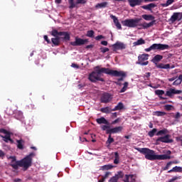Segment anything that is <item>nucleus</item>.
I'll list each match as a JSON object with an SVG mask.
<instances>
[{
    "mask_svg": "<svg viewBox=\"0 0 182 182\" xmlns=\"http://www.w3.org/2000/svg\"><path fill=\"white\" fill-rule=\"evenodd\" d=\"M146 43V41L143 38H140L138 41L134 42L133 45L134 46H139V45H144Z\"/></svg>",
    "mask_w": 182,
    "mask_h": 182,
    "instance_id": "nucleus-28",
    "label": "nucleus"
},
{
    "mask_svg": "<svg viewBox=\"0 0 182 182\" xmlns=\"http://www.w3.org/2000/svg\"><path fill=\"white\" fill-rule=\"evenodd\" d=\"M129 87V82H125L124 83V87L121 89L120 90V93H124V92H126L127 90V87Z\"/></svg>",
    "mask_w": 182,
    "mask_h": 182,
    "instance_id": "nucleus-33",
    "label": "nucleus"
},
{
    "mask_svg": "<svg viewBox=\"0 0 182 182\" xmlns=\"http://www.w3.org/2000/svg\"><path fill=\"white\" fill-rule=\"evenodd\" d=\"M101 129L102 130H107V129H109V126H107V125H102L101 126Z\"/></svg>",
    "mask_w": 182,
    "mask_h": 182,
    "instance_id": "nucleus-53",
    "label": "nucleus"
},
{
    "mask_svg": "<svg viewBox=\"0 0 182 182\" xmlns=\"http://www.w3.org/2000/svg\"><path fill=\"white\" fill-rule=\"evenodd\" d=\"M110 18L113 20V22L115 26H117V29H122V24H120V22H119L117 17H116V16L111 15Z\"/></svg>",
    "mask_w": 182,
    "mask_h": 182,
    "instance_id": "nucleus-17",
    "label": "nucleus"
},
{
    "mask_svg": "<svg viewBox=\"0 0 182 182\" xmlns=\"http://www.w3.org/2000/svg\"><path fill=\"white\" fill-rule=\"evenodd\" d=\"M35 153H31L29 155L26 156L24 159H22V160H32L35 157Z\"/></svg>",
    "mask_w": 182,
    "mask_h": 182,
    "instance_id": "nucleus-34",
    "label": "nucleus"
},
{
    "mask_svg": "<svg viewBox=\"0 0 182 182\" xmlns=\"http://www.w3.org/2000/svg\"><path fill=\"white\" fill-rule=\"evenodd\" d=\"M51 35L53 36H64L65 41H69L70 39V36L67 32H58V30H53Z\"/></svg>",
    "mask_w": 182,
    "mask_h": 182,
    "instance_id": "nucleus-7",
    "label": "nucleus"
},
{
    "mask_svg": "<svg viewBox=\"0 0 182 182\" xmlns=\"http://www.w3.org/2000/svg\"><path fill=\"white\" fill-rule=\"evenodd\" d=\"M100 39H103V36L100 35L95 37L96 41H100Z\"/></svg>",
    "mask_w": 182,
    "mask_h": 182,
    "instance_id": "nucleus-55",
    "label": "nucleus"
},
{
    "mask_svg": "<svg viewBox=\"0 0 182 182\" xmlns=\"http://www.w3.org/2000/svg\"><path fill=\"white\" fill-rule=\"evenodd\" d=\"M178 163H180V161H169L166 166H164V168H162V170H164V171H166V170H168L169 167H171L172 164H178Z\"/></svg>",
    "mask_w": 182,
    "mask_h": 182,
    "instance_id": "nucleus-24",
    "label": "nucleus"
},
{
    "mask_svg": "<svg viewBox=\"0 0 182 182\" xmlns=\"http://www.w3.org/2000/svg\"><path fill=\"white\" fill-rule=\"evenodd\" d=\"M100 112H102V113H110L112 112H113V109L109 107H106L104 108H101Z\"/></svg>",
    "mask_w": 182,
    "mask_h": 182,
    "instance_id": "nucleus-29",
    "label": "nucleus"
},
{
    "mask_svg": "<svg viewBox=\"0 0 182 182\" xmlns=\"http://www.w3.org/2000/svg\"><path fill=\"white\" fill-rule=\"evenodd\" d=\"M107 5V2H103V3H101V4H98L97 5V8H106Z\"/></svg>",
    "mask_w": 182,
    "mask_h": 182,
    "instance_id": "nucleus-44",
    "label": "nucleus"
},
{
    "mask_svg": "<svg viewBox=\"0 0 182 182\" xmlns=\"http://www.w3.org/2000/svg\"><path fill=\"white\" fill-rule=\"evenodd\" d=\"M145 76H146V77H150L151 73H146V75H145Z\"/></svg>",
    "mask_w": 182,
    "mask_h": 182,
    "instance_id": "nucleus-64",
    "label": "nucleus"
},
{
    "mask_svg": "<svg viewBox=\"0 0 182 182\" xmlns=\"http://www.w3.org/2000/svg\"><path fill=\"white\" fill-rule=\"evenodd\" d=\"M119 181V177L116 176V175L112 177L108 182H117Z\"/></svg>",
    "mask_w": 182,
    "mask_h": 182,
    "instance_id": "nucleus-40",
    "label": "nucleus"
},
{
    "mask_svg": "<svg viewBox=\"0 0 182 182\" xmlns=\"http://www.w3.org/2000/svg\"><path fill=\"white\" fill-rule=\"evenodd\" d=\"M156 116H166V112L158 111L156 112Z\"/></svg>",
    "mask_w": 182,
    "mask_h": 182,
    "instance_id": "nucleus-48",
    "label": "nucleus"
},
{
    "mask_svg": "<svg viewBox=\"0 0 182 182\" xmlns=\"http://www.w3.org/2000/svg\"><path fill=\"white\" fill-rule=\"evenodd\" d=\"M154 23H156V20H154L152 21H151L150 23H143L141 24V26L144 28V29H147V28H151V26H153V25H154Z\"/></svg>",
    "mask_w": 182,
    "mask_h": 182,
    "instance_id": "nucleus-21",
    "label": "nucleus"
},
{
    "mask_svg": "<svg viewBox=\"0 0 182 182\" xmlns=\"http://www.w3.org/2000/svg\"><path fill=\"white\" fill-rule=\"evenodd\" d=\"M100 49H101V52L102 53H106V52H109V48H108L102 47Z\"/></svg>",
    "mask_w": 182,
    "mask_h": 182,
    "instance_id": "nucleus-49",
    "label": "nucleus"
},
{
    "mask_svg": "<svg viewBox=\"0 0 182 182\" xmlns=\"http://www.w3.org/2000/svg\"><path fill=\"white\" fill-rule=\"evenodd\" d=\"M181 117V114L180 112H177L175 115V119H180Z\"/></svg>",
    "mask_w": 182,
    "mask_h": 182,
    "instance_id": "nucleus-54",
    "label": "nucleus"
},
{
    "mask_svg": "<svg viewBox=\"0 0 182 182\" xmlns=\"http://www.w3.org/2000/svg\"><path fill=\"white\" fill-rule=\"evenodd\" d=\"M71 67L74 68L75 69H79V65H77V64L73 63Z\"/></svg>",
    "mask_w": 182,
    "mask_h": 182,
    "instance_id": "nucleus-56",
    "label": "nucleus"
},
{
    "mask_svg": "<svg viewBox=\"0 0 182 182\" xmlns=\"http://www.w3.org/2000/svg\"><path fill=\"white\" fill-rule=\"evenodd\" d=\"M170 46L167 44L154 43L149 48H145V52H151V50H166Z\"/></svg>",
    "mask_w": 182,
    "mask_h": 182,
    "instance_id": "nucleus-4",
    "label": "nucleus"
},
{
    "mask_svg": "<svg viewBox=\"0 0 182 182\" xmlns=\"http://www.w3.org/2000/svg\"><path fill=\"white\" fill-rule=\"evenodd\" d=\"M87 42V40L79 38L77 37L75 38V41L70 43L72 46H80L82 45H85Z\"/></svg>",
    "mask_w": 182,
    "mask_h": 182,
    "instance_id": "nucleus-9",
    "label": "nucleus"
},
{
    "mask_svg": "<svg viewBox=\"0 0 182 182\" xmlns=\"http://www.w3.org/2000/svg\"><path fill=\"white\" fill-rule=\"evenodd\" d=\"M97 123L98 124H109V122L105 117L97 119Z\"/></svg>",
    "mask_w": 182,
    "mask_h": 182,
    "instance_id": "nucleus-26",
    "label": "nucleus"
},
{
    "mask_svg": "<svg viewBox=\"0 0 182 182\" xmlns=\"http://www.w3.org/2000/svg\"><path fill=\"white\" fill-rule=\"evenodd\" d=\"M112 95L109 93H104L101 96V103H109L112 100Z\"/></svg>",
    "mask_w": 182,
    "mask_h": 182,
    "instance_id": "nucleus-11",
    "label": "nucleus"
},
{
    "mask_svg": "<svg viewBox=\"0 0 182 182\" xmlns=\"http://www.w3.org/2000/svg\"><path fill=\"white\" fill-rule=\"evenodd\" d=\"M116 177H118V180L119 178H123V177L124 176V173H123V172L119 171L118 172V174L115 175Z\"/></svg>",
    "mask_w": 182,
    "mask_h": 182,
    "instance_id": "nucleus-46",
    "label": "nucleus"
},
{
    "mask_svg": "<svg viewBox=\"0 0 182 182\" xmlns=\"http://www.w3.org/2000/svg\"><path fill=\"white\" fill-rule=\"evenodd\" d=\"M113 141H114V139L112 138V135H109L107 141V144L109 146V144H112Z\"/></svg>",
    "mask_w": 182,
    "mask_h": 182,
    "instance_id": "nucleus-39",
    "label": "nucleus"
},
{
    "mask_svg": "<svg viewBox=\"0 0 182 182\" xmlns=\"http://www.w3.org/2000/svg\"><path fill=\"white\" fill-rule=\"evenodd\" d=\"M156 133H157V129L154 128L151 131L149 132L148 136H149V137H153Z\"/></svg>",
    "mask_w": 182,
    "mask_h": 182,
    "instance_id": "nucleus-36",
    "label": "nucleus"
},
{
    "mask_svg": "<svg viewBox=\"0 0 182 182\" xmlns=\"http://www.w3.org/2000/svg\"><path fill=\"white\" fill-rule=\"evenodd\" d=\"M176 141H180L181 146H182V136L176 137Z\"/></svg>",
    "mask_w": 182,
    "mask_h": 182,
    "instance_id": "nucleus-50",
    "label": "nucleus"
},
{
    "mask_svg": "<svg viewBox=\"0 0 182 182\" xmlns=\"http://www.w3.org/2000/svg\"><path fill=\"white\" fill-rule=\"evenodd\" d=\"M171 136L170 134H166L164 136L158 138L157 141H161V143H173V140L170 139Z\"/></svg>",
    "mask_w": 182,
    "mask_h": 182,
    "instance_id": "nucleus-12",
    "label": "nucleus"
},
{
    "mask_svg": "<svg viewBox=\"0 0 182 182\" xmlns=\"http://www.w3.org/2000/svg\"><path fill=\"white\" fill-rule=\"evenodd\" d=\"M124 109V105L122 102H119L117 105L112 109V112H116V110H123Z\"/></svg>",
    "mask_w": 182,
    "mask_h": 182,
    "instance_id": "nucleus-27",
    "label": "nucleus"
},
{
    "mask_svg": "<svg viewBox=\"0 0 182 182\" xmlns=\"http://www.w3.org/2000/svg\"><path fill=\"white\" fill-rule=\"evenodd\" d=\"M74 0H68V4H70V9H73L76 5L75 4Z\"/></svg>",
    "mask_w": 182,
    "mask_h": 182,
    "instance_id": "nucleus-41",
    "label": "nucleus"
},
{
    "mask_svg": "<svg viewBox=\"0 0 182 182\" xmlns=\"http://www.w3.org/2000/svg\"><path fill=\"white\" fill-rule=\"evenodd\" d=\"M4 156L5 153L2 150H0V157H4Z\"/></svg>",
    "mask_w": 182,
    "mask_h": 182,
    "instance_id": "nucleus-61",
    "label": "nucleus"
},
{
    "mask_svg": "<svg viewBox=\"0 0 182 182\" xmlns=\"http://www.w3.org/2000/svg\"><path fill=\"white\" fill-rule=\"evenodd\" d=\"M156 95H157L158 96H162V95H164V91L161 90H158L155 91Z\"/></svg>",
    "mask_w": 182,
    "mask_h": 182,
    "instance_id": "nucleus-45",
    "label": "nucleus"
},
{
    "mask_svg": "<svg viewBox=\"0 0 182 182\" xmlns=\"http://www.w3.org/2000/svg\"><path fill=\"white\" fill-rule=\"evenodd\" d=\"M181 82H182V80L180 79V75L178 76V78L177 80H176L173 82V86H177L178 85H181Z\"/></svg>",
    "mask_w": 182,
    "mask_h": 182,
    "instance_id": "nucleus-37",
    "label": "nucleus"
},
{
    "mask_svg": "<svg viewBox=\"0 0 182 182\" xmlns=\"http://www.w3.org/2000/svg\"><path fill=\"white\" fill-rule=\"evenodd\" d=\"M17 147L20 150H23V140H22V139L17 140Z\"/></svg>",
    "mask_w": 182,
    "mask_h": 182,
    "instance_id": "nucleus-32",
    "label": "nucleus"
},
{
    "mask_svg": "<svg viewBox=\"0 0 182 182\" xmlns=\"http://www.w3.org/2000/svg\"><path fill=\"white\" fill-rule=\"evenodd\" d=\"M109 174H110V172H106L105 175L102 177V180H104V181H105L106 178H107V177H109Z\"/></svg>",
    "mask_w": 182,
    "mask_h": 182,
    "instance_id": "nucleus-51",
    "label": "nucleus"
},
{
    "mask_svg": "<svg viewBox=\"0 0 182 182\" xmlns=\"http://www.w3.org/2000/svg\"><path fill=\"white\" fill-rule=\"evenodd\" d=\"M163 59V55H156L151 60L152 63L154 65H157L159 62H160Z\"/></svg>",
    "mask_w": 182,
    "mask_h": 182,
    "instance_id": "nucleus-18",
    "label": "nucleus"
},
{
    "mask_svg": "<svg viewBox=\"0 0 182 182\" xmlns=\"http://www.w3.org/2000/svg\"><path fill=\"white\" fill-rule=\"evenodd\" d=\"M141 21V18H131L126 19L122 21L123 26H127V28H136L139 23Z\"/></svg>",
    "mask_w": 182,
    "mask_h": 182,
    "instance_id": "nucleus-5",
    "label": "nucleus"
},
{
    "mask_svg": "<svg viewBox=\"0 0 182 182\" xmlns=\"http://www.w3.org/2000/svg\"><path fill=\"white\" fill-rule=\"evenodd\" d=\"M18 115H16V117L18 120H22L23 119V114L21 112H18Z\"/></svg>",
    "mask_w": 182,
    "mask_h": 182,
    "instance_id": "nucleus-38",
    "label": "nucleus"
},
{
    "mask_svg": "<svg viewBox=\"0 0 182 182\" xmlns=\"http://www.w3.org/2000/svg\"><path fill=\"white\" fill-rule=\"evenodd\" d=\"M120 122V119H117L114 121L112 122V124H116V123H119Z\"/></svg>",
    "mask_w": 182,
    "mask_h": 182,
    "instance_id": "nucleus-57",
    "label": "nucleus"
},
{
    "mask_svg": "<svg viewBox=\"0 0 182 182\" xmlns=\"http://www.w3.org/2000/svg\"><path fill=\"white\" fill-rule=\"evenodd\" d=\"M5 136H3V135H0V136L2 137V139H4V141H5L6 143H14V140H12L11 139V134L7 132L6 134H4Z\"/></svg>",
    "mask_w": 182,
    "mask_h": 182,
    "instance_id": "nucleus-15",
    "label": "nucleus"
},
{
    "mask_svg": "<svg viewBox=\"0 0 182 182\" xmlns=\"http://www.w3.org/2000/svg\"><path fill=\"white\" fill-rule=\"evenodd\" d=\"M6 132H8V131L4 129H0V133H3V134H6Z\"/></svg>",
    "mask_w": 182,
    "mask_h": 182,
    "instance_id": "nucleus-60",
    "label": "nucleus"
},
{
    "mask_svg": "<svg viewBox=\"0 0 182 182\" xmlns=\"http://www.w3.org/2000/svg\"><path fill=\"white\" fill-rule=\"evenodd\" d=\"M44 40L48 43H50V41H49V38H48V36H44Z\"/></svg>",
    "mask_w": 182,
    "mask_h": 182,
    "instance_id": "nucleus-58",
    "label": "nucleus"
},
{
    "mask_svg": "<svg viewBox=\"0 0 182 182\" xmlns=\"http://www.w3.org/2000/svg\"><path fill=\"white\" fill-rule=\"evenodd\" d=\"M149 54H141L138 56V61L136 65H140L141 66H147L149 65Z\"/></svg>",
    "mask_w": 182,
    "mask_h": 182,
    "instance_id": "nucleus-6",
    "label": "nucleus"
},
{
    "mask_svg": "<svg viewBox=\"0 0 182 182\" xmlns=\"http://www.w3.org/2000/svg\"><path fill=\"white\" fill-rule=\"evenodd\" d=\"M95 35V31H88L87 33V36H88V38H93Z\"/></svg>",
    "mask_w": 182,
    "mask_h": 182,
    "instance_id": "nucleus-43",
    "label": "nucleus"
},
{
    "mask_svg": "<svg viewBox=\"0 0 182 182\" xmlns=\"http://www.w3.org/2000/svg\"><path fill=\"white\" fill-rule=\"evenodd\" d=\"M102 170H111V168H113L112 165H105L102 167Z\"/></svg>",
    "mask_w": 182,
    "mask_h": 182,
    "instance_id": "nucleus-42",
    "label": "nucleus"
},
{
    "mask_svg": "<svg viewBox=\"0 0 182 182\" xmlns=\"http://www.w3.org/2000/svg\"><path fill=\"white\" fill-rule=\"evenodd\" d=\"M142 18L143 19H144L145 21H155V17L151 15V14H149V15H147V14H143L142 16Z\"/></svg>",
    "mask_w": 182,
    "mask_h": 182,
    "instance_id": "nucleus-25",
    "label": "nucleus"
},
{
    "mask_svg": "<svg viewBox=\"0 0 182 182\" xmlns=\"http://www.w3.org/2000/svg\"><path fill=\"white\" fill-rule=\"evenodd\" d=\"M112 48L114 52L116 50H123V49H126V44L120 41H117L116 43L112 46Z\"/></svg>",
    "mask_w": 182,
    "mask_h": 182,
    "instance_id": "nucleus-8",
    "label": "nucleus"
},
{
    "mask_svg": "<svg viewBox=\"0 0 182 182\" xmlns=\"http://www.w3.org/2000/svg\"><path fill=\"white\" fill-rule=\"evenodd\" d=\"M137 150L145 156L146 160H170L171 159V151H166L164 154L157 155L154 151L148 148H138Z\"/></svg>",
    "mask_w": 182,
    "mask_h": 182,
    "instance_id": "nucleus-2",
    "label": "nucleus"
},
{
    "mask_svg": "<svg viewBox=\"0 0 182 182\" xmlns=\"http://www.w3.org/2000/svg\"><path fill=\"white\" fill-rule=\"evenodd\" d=\"M129 4V6L132 8H134V6H137L143 2V0H128Z\"/></svg>",
    "mask_w": 182,
    "mask_h": 182,
    "instance_id": "nucleus-16",
    "label": "nucleus"
},
{
    "mask_svg": "<svg viewBox=\"0 0 182 182\" xmlns=\"http://www.w3.org/2000/svg\"><path fill=\"white\" fill-rule=\"evenodd\" d=\"M182 93V90H176L174 88H171L166 92V96H168V97H171L174 96V95H180Z\"/></svg>",
    "mask_w": 182,
    "mask_h": 182,
    "instance_id": "nucleus-10",
    "label": "nucleus"
},
{
    "mask_svg": "<svg viewBox=\"0 0 182 182\" xmlns=\"http://www.w3.org/2000/svg\"><path fill=\"white\" fill-rule=\"evenodd\" d=\"M93 48V45H88L86 46V49H92Z\"/></svg>",
    "mask_w": 182,
    "mask_h": 182,
    "instance_id": "nucleus-63",
    "label": "nucleus"
},
{
    "mask_svg": "<svg viewBox=\"0 0 182 182\" xmlns=\"http://www.w3.org/2000/svg\"><path fill=\"white\" fill-rule=\"evenodd\" d=\"M52 43L55 46H58L59 43H60V38L59 37H56L55 38L51 39Z\"/></svg>",
    "mask_w": 182,
    "mask_h": 182,
    "instance_id": "nucleus-30",
    "label": "nucleus"
},
{
    "mask_svg": "<svg viewBox=\"0 0 182 182\" xmlns=\"http://www.w3.org/2000/svg\"><path fill=\"white\" fill-rule=\"evenodd\" d=\"M124 182H136V177L134 175H125Z\"/></svg>",
    "mask_w": 182,
    "mask_h": 182,
    "instance_id": "nucleus-20",
    "label": "nucleus"
},
{
    "mask_svg": "<svg viewBox=\"0 0 182 182\" xmlns=\"http://www.w3.org/2000/svg\"><path fill=\"white\" fill-rule=\"evenodd\" d=\"M10 166L14 170H18L19 167H23V171H26L32 166V160L12 161Z\"/></svg>",
    "mask_w": 182,
    "mask_h": 182,
    "instance_id": "nucleus-3",
    "label": "nucleus"
},
{
    "mask_svg": "<svg viewBox=\"0 0 182 182\" xmlns=\"http://www.w3.org/2000/svg\"><path fill=\"white\" fill-rule=\"evenodd\" d=\"M164 107L166 110H168V111H170L173 108V105H166Z\"/></svg>",
    "mask_w": 182,
    "mask_h": 182,
    "instance_id": "nucleus-47",
    "label": "nucleus"
},
{
    "mask_svg": "<svg viewBox=\"0 0 182 182\" xmlns=\"http://www.w3.org/2000/svg\"><path fill=\"white\" fill-rule=\"evenodd\" d=\"M77 4H85V0H77Z\"/></svg>",
    "mask_w": 182,
    "mask_h": 182,
    "instance_id": "nucleus-62",
    "label": "nucleus"
},
{
    "mask_svg": "<svg viewBox=\"0 0 182 182\" xmlns=\"http://www.w3.org/2000/svg\"><path fill=\"white\" fill-rule=\"evenodd\" d=\"M102 73H106L107 75H111V76H117L118 77H124V76H126V73L123 71L113 70L106 68H99V67H96L95 70L89 74V81L92 82L93 83L97 81L104 82L105 79L102 77L103 76V74Z\"/></svg>",
    "mask_w": 182,
    "mask_h": 182,
    "instance_id": "nucleus-1",
    "label": "nucleus"
},
{
    "mask_svg": "<svg viewBox=\"0 0 182 182\" xmlns=\"http://www.w3.org/2000/svg\"><path fill=\"white\" fill-rule=\"evenodd\" d=\"M157 5L154 3H151L149 4L141 6V8L142 9H145V11H149L150 12H153V9L156 8Z\"/></svg>",
    "mask_w": 182,
    "mask_h": 182,
    "instance_id": "nucleus-14",
    "label": "nucleus"
},
{
    "mask_svg": "<svg viewBox=\"0 0 182 182\" xmlns=\"http://www.w3.org/2000/svg\"><path fill=\"white\" fill-rule=\"evenodd\" d=\"M167 132H168L167 129H164L159 131L156 133V136H163V134H167Z\"/></svg>",
    "mask_w": 182,
    "mask_h": 182,
    "instance_id": "nucleus-35",
    "label": "nucleus"
},
{
    "mask_svg": "<svg viewBox=\"0 0 182 182\" xmlns=\"http://www.w3.org/2000/svg\"><path fill=\"white\" fill-rule=\"evenodd\" d=\"M168 173H182V167L175 166L172 169L169 170Z\"/></svg>",
    "mask_w": 182,
    "mask_h": 182,
    "instance_id": "nucleus-23",
    "label": "nucleus"
},
{
    "mask_svg": "<svg viewBox=\"0 0 182 182\" xmlns=\"http://www.w3.org/2000/svg\"><path fill=\"white\" fill-rule=\"evenodd\" d=\"M123 130V127H116L107 130V133H120Z\"/></svg>",
    "mask_w": 182,
    "mask_h": 182,
    "instance_id": "nucleus-19",
    "label": "nucleus"
},
{
    "mask_svg": "<svg viewBox=\"0 0 182 182\" xmlns=\"http://www.w3.org/2000/svg\"><path fill=\"white\" fill-rule=\"evenodd\" d=\"M182 14L181 13H173V14L171 16L170 21L172 23H174L176 21H181Z\"/></svg>",
    "mask_w": 182,
    "mask_h": 182,
    "instance_id": "nucleus-13",
    "label": "nucleus"
},
{
    "mask_svg": "<svg viewBox=\"0 0 182 182\" xmlns=\"http://www.w3.org/2000/svg\"><path fill=\"white\" fill-rule=\"evenodd\" d=\"M101 45H103L104 46H107V41H102Z\"/></svg>",
    "mask_w": 182,
    "mask_h": 182,
    "instance_id": "nucleus-59",
    "label": "nucleus"
},
{
    "mask_svg": "<svg viewBox=\"0 0 182 182\" xmlns=\"http://www.w3.org/2000/svg\"><path fill=\"white\" fill-rule=\"evenodd\" d=\"M155 66L158 68V69H170V64H163V63H158L156 64Z\"/></svg>",
    "mask_w": 182,
    "mask_h": 182,
    "instance_id": "nucleus-22",
    "label": "nucleus"
},
{
    "mask_svg": "<svg viewBox=\"0 0 182 182\" xmlns=\"http://www.w3.org/2000/svg\"><path fill=\"white\" fill-rule=\"evenodd\" d=\"M176 0H167L165 4H162V6L164 8H167V6H170L172 4H174Z\"/></svg>",
    "mask_w": 182,
    "mask_h": 182,
    "instance_id": "nucleus-31",
    "label": "nucleus"
},
{
    "mask_svg": "<svg viewBox=\"0 0 182 182\" xmlns=\"http://www.w3.org/2000/svg\"><path fill=\"white\" fill-rule=\"evenodd\" d=\"M176 180H178V177L174 176L173 178L170 179L168 182H173L176 181Z\"/></svg>",
    "mask_w": 182,
    "mask_h": 182,
    "instance_id": "nucleus-52",
    "label": "nucleus"
}]
</instances>
